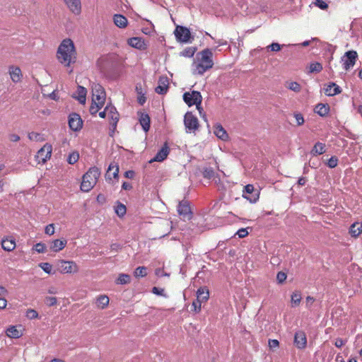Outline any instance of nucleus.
Instances as JSON below:
<instances>
[{
    "instance_id": "a19ab883",
    "label": "nucleus",
    "mask_w": 362,
    "mask_h": 362,
    "mask_svg": "<svg viewBox=\"0 0 362 362\" xmlns=\"http://www.w3.org/2000/svg\"><path fill=\"white\" fill-rule=\"evenodd\" d=\"M78 158H79L78 153L74 151V152L71 153L69 155L68 158H67V162L69 164H74L78 160Z\"/></svg>"
},
{
    "instance_id": "37998d69",
    "label": "nucleus",
    "mask_w": 362,
    "mask_h": 362,
    "mask_svg": "<svg viewBox=\"0 0 362 362\" xmlns=\"http://www.w3.org/2000/svg\"><path fill=\"white\" fill-rule=\"evenodd\" d=\"M215 172L212 168H206L203 171V176L207 179H211L214 177Z\"/></svg>"
},
{
    "instance_id": "6e6d98bb",
    "label": "nucleus",
    "mask_w": 362,
    "mask_h": 362,
    "mask_svg": "<svg viewBox=\"0 0 362 362\" xmlns=\"http://www.w3.org/2000/svg\"><path fill=\"white\" fill-rule=\"evenodd\" d=\"M152 293L153 294L158 295V296H162L163 297H167V295L164 293V288H160L158 287H153L152 288Z\"/></svg>"
},
{
    "instance_id": "774afa93",
    "label": "nucleus",
    "mask_w": 362,
    "mask_h": 362,
    "mask_svg": "<svg viewBox=\"0 0 362 362\" xmlns=\"http://www.w3.org/2000/svg\"><path fill=\"white\" fill-rule=\"evenodd\" d=\"M306 182H307L306 178H305V177H300V178L298 179V184L299 185L303 186V185H305Z\"/></svg>"
},
{
    "instance_id": "8fccbe9b",
    "label": "nucleus",
    "mask_w": 362,
    "mask_h": 362,
    "mask_svg": "<svg viewBox=\"0 0 362 362\" xmlns=\"http://www.w3.org/2000/svg\"><path fill=\"white\" fill-rule=\"evenodd\" d=\"M26 317L30 320L38 318V313L34 309H28L26 311Z\"/></svg>"
},
{
    "instance_id": "e2e57ef3",
    "label": "nucleus",
    "mask_w": 362,
    "mask_h": 362,
    "mask_svg": "<svg viewBox=\"0 0 362 362\" xmlns=\"http://www.w3.org/2000/svg\"><path fill=\"white\" fill-rule=\"evenodd\" d=\"M9 140L12 142H17L20 140V136L16 134H11L9 135Z\"/></svg>"
},
{
    "instance_id": "0eeeda50",
    "label": "nucleus",
    "mask_w": 362,
    "mask_h": 362,
    "mask_svg": "<svg viewBox=\"0 0 362 362\" xmlns=\"http://www.w3.org/2000/svg\"><path fill=\"white\" fill-rule=\"evenodd\" d=\"M357 58L358 54L356 51L349 50L346 52L344 55L341 57L344 69L348 71L352 68L355 65Z\"/></svg>"
},
{
    "instance_id": "49530a36",
    "label": "nucleus",
    "mask_w": 362,
    "mask_h": 362,
    "mask_svg": "<svg viewBox=\"0 0 362 362\" xmlns=\"http://www.w3.org/2000/svg\"><path fill=\"white\" fill-rule=\"evenodd\" d=\"M202 303L197 299L194 300L192 304V310H193L196 313H199L201 311Z\"/></svg>"
},
{
    "instance_id": "f3484780",
    "label": "nucleus",
    "mask_w": 362,
    "mask_h": 362,
    "mask_svg": "<svg viewBox=\"0 0 362 362\" xmlns=\"http://www.w3.org/2000/svg\"><path fill=\"white\" fill-rule=\"evenodd\" d=\"M323 90L325 94L327 96H334L341 92V88L333 82L325 84Z\"/></svg>"
},
{
    "instance_id": "c85d7f7f",
    "label": "nucleus",
    "mask_w": 362,
    "mask_h": 362,
    "mask_svg": "<svg viewBox=\"0 0 362 362\" xmlns=\"http://www.w3.org/2000/svg\"><path fill=\"white\" fill-rule=\"evenodd\" d=\"M329 105L328 104L319 103L315 108L314 111L321 117H325L329 114Z\"/></svg>"
},
{
    "instance_id": "7c9ffc66",
    "label": "nucleus",
    "mask_w": 362,
    "mask_h": 362,
    "mask_svg": "<svg viewBox=\"0 0 362 362\" xmlns=\"http://www.w3.org/2000/svg\"><path fill=\"white\" fill-rule=\"evenodd\" d=\"M209 298V290L206 287H200L197 291V299L202 303L206 302Z\"/></svg>"
},
{
    "instance_id": "5701e85b",
    "label": "nucleus",
    "mask_w": 362,
    "mask_h": 362,
    "mask_svg": "<svg viewBox=\"0 0 362 362\" xmlns=\"http://www.w3.org/2000/svg\"><path fill=\"white\" fill-rule=\"evenodd\" d=\"M214 134L222 141H227L229 138L228 133L221 124H216L214 126Z\"/></svg>"
},
{
    "instance_id": "bf43d9fd",
    "label": "nucleus",
    "mask_w": 362,
    "mask_h": 362,
    "mask_svg": "<svg viewBox=\"0 0 362 362\" xmlns=\"http://www.w3.org/2000/svg\"><path fill=\"white\" fill-rule=\"evenodd\" d=\"M45 232L46 234H47L49 235H53L54 233V224L51 223V224L47 225L45 227Z\"/></svg>"
},
{
    "instance_id": "1a4fd4ad",
    "label": "nucleus",
    "mask_w": 362,
    "mask_h": 362,
    "mask_svg": "<svg viewBox=\"0 0 362 362\" xmlns=\"http://www.w3.org/2000/svg\"><path fill=\"white\" fill-rule=\"evenodd\" d=\"M52 147L50 144H45L37 153L35 156L38 163L44 164L51 157Z\"/></svg>"
},
{
    "instance_id": "4468645a",
    "label": "nucleus",
    "mask_w": 362,
    "mask_h": 362,
    "mask_svg": "<svg viewBox=\"0 0 362 362\" xmlns=\"http://www.w3.org/2000/svg\"><path fill=\"white\" fill-rule=\"evenodd\" d=\"M106 111L107 112V117H108L110 119V124L115 129L119 118L118 112L112 105H107L106 106Z\"/></svg>"
},
{
    "instance_id": "bb28decb",
    "label": "nucleus",
    "mask_w": 362,
    "mask_h": 362,
    "mask_svg": "<svg viewBox=\"0 0 362 362\" xmlns=\"http://www.w3.org/2000/svg\"><path fill=\"white\" fill-rule=\"evenodd\" d=\"M7 337L13 339H18L23 335V330L18 329L17 326H10L6 331Z\"/></svg>"
},
{
    "instance_id": "4be33fe9",
    "label": "nucleus",
    "mask_w": 362,
    "mask_h": 362,
    "mask_svg": "<svg viewBox=\"0 0 362 362\" xmlns=\"http://www.w3.org/2000/svg\"><path fill=\"white\" fill-rule=\"evenodd\" d=\"M118 173L119 166L115 163H110L105 173L106 180H112L113 178L118 177Z\"/></svg>"
},
{
    "instance_id": "603ef678",
    "label": "nucleus",
    "mask_w": 362,
    "mask_h": 362,
    "mask_svg": "<svg viewBox=\"0 0 362 362\" xmlns=\"http://www.w3.org/2000/svg\"><path fill=\"white\" fill-rule=\"evenodd\" d=\"M287 275L285 272H279L276 275V280L279 284H283L286 279Z\"/></svg>"
},
{
    "instance_id": "c03bdc74",
    "label": "nucleus",
    "mask_w": 362,
    "mask_h": 362,
    "mask_svg": "<svg viewBox=\"0 0 362 362\" xmlns=\"http://www.w3.org/2000/svg\"><path fill=\"white\" fill-rule=\"evenodd\" d=\"M39 267L47 274H52V266L48 262H42L39 264Z\"/></svg>"
},
{
    "instance_id": "de8ad7c7",
    "label": "nucleus",
    "mask_w": 362,
    "mask_h": 362,
    "mask_svg": "<svg viewBox=\"0 0 362 362\" xmlns=\"http://www.w3.org/2000/svg\"><path fill=\"white\" fill-rule=\"evenodd\" d=\"M45 302L47 306L51 307L57 303V299L56 297L47 296L45 298Z\"/></svg>"
},
{
    "instance_id": "0e129e2a",
    "label": "nucleus",
    "mask_w": 362,
    "mask_h": 362,
    "mask_svg": "<svg viewBox=\"0 0 362 362\" xmlns=\"http://www.w3.org/2000/svg\"><path fill=\"white\" fill-rule=\"evenodd\" d=\"M197 107V109L198 110L199 112V115L204 118V119H206V115L205 113L204 112V110L202 108V107L201 106V105H196Z\"/></svg>"
},
{
    "instance_id": "473e14b6",
    "label": "nucleus",
    "mask_w": 362,
    "mask_h": 362,
    "mask_svg": "<svg viewBox=\"0 0 362 362\" xmlns=\"http://www.w3.org/2000/svg\"><path fill=\"white\" fill-rule=\"evenodd\" d=\"M325 152V145L321 142H317L311 150L313 156L322 155Z\"/></svg>"
},
{
    "instance_id": "6ab92c4d",
    "label": "nucleus",
    "mask_w": 362,
    "mask_h": 362,
    "mask_svg": "<svg viewBox=\"0 0 362 362\" xmlns=\"http://www.w3.org/2000/svg\"><path fill=\"white\" fill-rule=\"evenodd\" d=\"M8 73L13 83H18L21 81L23 74L21 69L18 66H9Z\"/></svg>"
},
{
    "instance_id": "5fc2aeb1",
    "label": "nucleus",
    "mask_w": 362,
    "mask_h": 362,
    "mask_svg": "<svg viewBox=\"0 0 362 362\" xmlns=\"http://www.w3.org/2000/svg\"><path fill=\"white\" fill-rule=\"evenodd\" d=\"M294 117L296 119V122L298 126L303 125L304 123V118L301 113H295Z\"/></svg>"
},
{
    "instance_id": "6e6552de",
    "label": "nucleus",
    "mask_w": 362,
    "mask_h": 362,
    "mask_svg": "<svg viewBox=\"0 0 362 362\" xmlns=\"http://www.w3.org/2000/svg\"><path fill=\"white\" fill-rule=\"evenodd\" d=\"M184 124L187 132H194L199 128V121L191 112H187L184 117Z\"/></svg>"
},
{
    "instance_id": "f8f14e48",
    "label": "nucleus",
    "mask_w": 362,
    "mask_h": 362,
    "mask_svg": "<svg viewBox=\"0 0 362 362\" xmlns=\"http://www.w3.org/2000/svg\"><path fill=\"white\" fill-rule=\"evenodd\" d=\"M243 197L250 203H255L259 199V194L258 192H255V187L252 185L248 184L245 186Z\"/></svg>"
},
{
    "instance_id": "a18cd8bd",
    "label": "nucleus",
    "mask_w": 362,
    "mask_h": 362,
    "mask_svg": "<svg viewBox=\"0 0 362 362\" xmlns=\"http://www.w3.org/2000/svg\"><path fill=\"white\" fill-rule=\"evenodd\" d=\"M34 249L38 253H45L47 252L46 245L44 243H38L34 245Z\"/></svg>"
},
{
    "instance_id": "4c0bfd02",
    "label": "nucleus",
    "mask_w": 362,
    "mask_h": 362,
    "mask_svg": "<svg viewBox=\"0 0 362 362\" xmlns=\"http://www.w3.org/2000/svg\"><path fill=\"white\" fill-rule=\"evenodd\" d=\"M134 274L136 277H145L147 276V268L146 267H138Z\"/></svg>"
},
{
    "instance_id": "09e8293b",
    "label": "nucleus",
    "mask_w": 362,
    "mask_h": 362,
    "mask_svg": "<svg viewBox=\"0 0 362 362\" xmlns=\"http://www.w3.org/2000/svg\"><path fill=\"white\" fill-rule=\"evenodd\" d=\"M103 105H100L98 104H95L93 101H92V104L90 107V113L92 115H95L97 114V112L103 107Z\"/></svg>"
},
{
    "instance_id": "f704fd0d",
    "label": "nucleus",
    "mask_w": 362,
    "mask_h": 362,
    "mask_svg": "<svg viewBox=\"0 0 362 362\" xmlns=\"http://www.w3.org/2000/svg\"><path fill=\"white\" fill-rule=\"evenodd\" d=\"M131 278L129 274H120L116 280L117 284H127L130 283Z\"/></svg>"
},
{
    "instance_id": "f257e3e1",
    "label": "nucleus",
    "mask_w": 362,
    "mask_h": 362,
    "mask_svg": "<svg viewBox=\"0 0 362 362\" xmlns=\"http://www.w3.org/2000/svg\"><path fill=\"white\" fill-rule=\"evenodd\" d=\"M57 58L62 64L66 67L76 63L77 53L74 42L71 39H64L61 42L57 49Z\"/></svg>"
},
{
    "instance_id": "20e7f679",
    "label": "nucleus",
    "mask_w": 362,
    "mask_h": 362,
    "mask_svg": "<svg viewBox=\"0 0 362 362\" xmlns=\"http://www.w3.org/2000/svg\"><path fill=\"white\" fill-rule=\"evenodd\" d=\"M58 271L63 274L77 273L79 267L77 264L72 260L59 259L57 262Z\"/></svg>"
},
{
    "instance_id": "cd10ccee",
    "label": "nucleus",
    "mask_w": 362,
    "mask_h": 362,
    "mask_svg": "<svg viewBox=\"0 0 362 362\" xmlns=\"http://www.w3.org/2000/svg\"><path fill=\"white\" fill-rule=\"evenodd\" d=\"M1 247L6 251H13L16 247L15 240L11 238H4L1 241Z\"/></svg>"
},
{
    "instance_id": "7ed1b4c3",
    "label": "nucleus",
    "mask_w": 362,
    "mask_h": 362,
    "mask_svg": "<svg viewBox=\"0 0 362 362\" xmlns=\"http://www.w3.org/2000/svg\"><path fill=\"white\" fill-rule=\"evenodd\" d=\"M100 170L98 168L93 166L83 175L81 183V190L84 192H90L98 182L100 176Z\"/></svg>"
},
{
    "instance_id": "2f4dec72",
    "label": "nucleus",
    "mask_w": 362,
    "mask_h": 362,
    "mask_svg": "<svg viewBox=\"0 0 362 362\" xmlns=\"http://www.w3.org/2000/svg\"><path fill=\"white\" fill-rule=\"evenodd\" d=\"M362 233V223H354L349 229V233L352 237L357 238Z\"/></svg>"
},
{
    "instance_id": "4d7b16f0",
    "label": "nucleus",
    "mask_w": 362,
    "mask_h": 362,
    "mask_svg": "<svg viewBox=\"0 0 362 362\" xmlns=\"http://www.w3.org/2000/svg\"><path fill=\"white\" fill-rule=\"evenodd\" d=\"M268 344L270 349H275L279 346V342L277 339H269Z\"/></svg>"
},
{
    "instance_id": "a211bd4d",
    "label": "nucleus",
    "mask_w": 362,
    "mask_h": 362,
    "mask_svg": "<svg viewBox=\"0 0 362 362\" xmlns=\"http://www.w3.org/2000/svg\"><path fill=\"white\" fill-rule=\"evenodd\" d=\"M169 147L167 144V143H165L163 146L161 148V149L156 153L155 157L150 160V163L156 161V162H161L163 161L169 154Z\"/></svg>"
},
{
    "instance_id": "9d476101",
    "label": "nucleus",
    "mask_w": 362,
    "mask_h": 362,
    "mask_svg": "<svg viewBox=\"0 0 362 362\" xmlns=\"http://www.w3.org/2000/svg\"><path fill=\"white\" fill-rule=\"evenodd\" d=\"M183 100L189 106L199 105L202 104V96L199 91L193 90L192 93H185Z\"/></svg>"
},
{
    "instance_id": "052dcab7",
    "label": "nucleus",
    "mask_w": 362,
    "mask_h": 362,
    "mask_svg": "<svg viewBox=\"0 0 362 362\" xmlns=\"http://www.w3.org/2000/svg\"><path fill=\"white\" fill-rule=\"evenodd\" d=\"M236 235H238L240 238H243L248 235V232L247 228H240L236 232Z\"/></svg>"
},
{
    "instance_id": "338daca9",
    "label": "nucleus",
    "mask_w": 362,
    "mask_h": 362,
    "mask_svg": "<svg viewBox=\"0 0 362 362\" xmlns=\"http://www.w3.org/2000/svg\"><path fill=\"white\" fill-rule=\"evenodd\" d=\"M124 176L127 178H133L134 176V172L133 170L126 171L124 173Z\"/></svg>"
},
{
    "instance_id": "ea45409f",
    "label": "nucleus",
    "mask_w": 362,
    "mask_h": 362,
    "mask_svg": "<svg viewBox=\"0 0 362 362\" xmlns=\"http://www.w3.org/2000/svg\"><path fill=\"white\" fill-rule=\"evenodd\" d=\"M196 50L197 49L195 47H187L181 52V55L186 57H192L194 54Z\"/></svg>"
},
{
    "instance_id": "3c124183",
    "label": "nucleus",
    "mask_w": 362,
    "mask_h": 362,
    "mask_svg": "<svg viewBox=\"0 0 362 362\" xmlns=\"http://www.w3.org/2000/svg\"><path fill=\"white\" fill-rule=\"evenodd\" d=\"M267 49H270L272 52H279L281 49V45L277 42H273L267 47Z\"/></svg>"
},
{
    "instance_id": "69168bd1",
    "label": "nucleus",
    "mask_w": 362,
    "mask_h": 362,
    "mask_svg": "<svg viewBox=\"0 0 362 362\" xmlns=\"http://www.w3.org/2000/svg\"><path fill=\"white\" fill-rule=\"evenodd\" d=\"M6 305L7 300L4 298H0V309H4L6 307Z\"/></svg>"
},
{
    "instance_id": "b1692460",
    "label": "nucleus",
    "mask_w": 362,
    "mask_h": 362,
    "mask_svg": "<svg viewBox=\"0 0 362 362\" xmlns=\"http://www.w3.org/2000/svg\"><path fill=\"white\" fill-rule=\"evenodd\" d=\"M128 45L134 48H136L138 49H146V44L141 37H131L128 40Z\"/></svg>"
},
{
    "instance_id": "423d86ee",
    "label": "nucleus",
    "mask_w": 362,
    "mask_h": 362,
    "mask_svg": "<svg viewBox=\"0 0 362 362\" xmlns=\"http://www.w3.org/2000/svg\"><path fill=\"white\" fill-rule=\"evenodd\" d=\"M92 95V101L95 104L104 105L106 99V93L102 86L100 84L93 85Z\"/></svg>"
},
{
    "instance_id": "864d4df0",
    "label": "nucleus",
    "mask_w": 362,
    "mask_h": 362,
    "mask_svg": "<svg viewBox=\"0 0 362 362\" xmlns=\"http://www.w3.org/2000/svg\"><path fill=\"white\" fill-rule=\"evenodd\" d=\"M338 164V158L336 156H332L327 162V165L331 168H335Z\"/></svg>"
},
{
    "instance_id": "79ce46f5",
    "label": "nucleus",
    "mask_w": 362,
    "mask_h": 362,
    "mask_svg": "<svg viewBox=\"0 0 362 362\" xmlns=\"http://www.w3.org/2000/svg\"><path fill=\"white\" fill-rule=\"evenodd\" d=\"M126 206L122 204H119L115 207V213L120 217L126 214Z\"/></svg>"
},
{
    "instance_id": "ddd939ff",
    "label": "nucleus",
    "mask_w": 362,
    "mask_h": 362,
    "mask_svg": "<svg viewBox=\"0 0 362 362\" xmlns=\"http://www.w3.org/2000/svg\"><path fill=\"white\" fill-rule=\"evenodd\" d=\"M177 211L180 216H182L183 218L189 220L192 216L189 202L187 200L184 199L180 202L177 206Z\"/></svg>"
},
{
    "instance_id": "dca6fc26",
    "label": "nucleus",
    "mask_w": 362,
    "mask_h": 362,
    "mask_svg": "<svg viewBox=\"0 0 362 362\" xmlns=\"http://www.w3.org/2000/svg\"><path fill=\"white\" fill-rule=\"evenodd\" d=\"M169 88V81L167 76H160L158 79V84L155 88L156 93L160 95L165 94Z\"/></svg>"
},
{
    "instance_id": "58836bf2",
    "label": "nucleus",
    "mask_w": 362,
    "mask_h": 362,
    "mask_svg": "<svg viewBox=\"0 0 362 362\" xmlns=\"http://www.w3.org/2000/svg\"><path fill=\"white\" fill-rule=\"evenodd\" d=\"M322 70V65L319 62H314L310 64V72L319 73Z\"/></svg>"
},
{
    "instance_id": "f03ea898",
    "label": "nucleus",
    "mask_w": 362,
    "mask_h": 362,
    "mask_svg": "<svg viewBox=\"0 0 362 362\" xmlns=\"http://www.w3.org/2000/svg\"><path fill=\"white\" fill-rule=\"evenodd\" d=\"M213 53L211 49L206 48L197 53L192 63V73L193 75H203L214 66Z\"/></svg>"
},
{
    "instance_id": "aec40b11",
    "label": "nucleus",
    "mask_w": 362,
    "mask_h": 362,
    "mask_svg": "<svg viewBox=\"0 0 362 362\" xmlns=\"http://www.w3.org/2000/svg\"><path fill=\"white\" fill-rule=\"evenodd\" d=\"M66 239H56L49 243V249L55 252L62 250L66 245Z\"/></svg>"
},
{
    "instance_id": "c9c22d12",
    "label": "nucleus",
    "mask_w": 362,
    "mask_h": 362,
    "mask_svg": "<svg viewBox=\"0 0 362 362\" xmlns=\"http://www.w3.org/2000/svg\"><path fill=\"white\" fill-rule=\"evenodd\" d=\"M301 293L300 291L293 292L291 295V303L293 306H298L301 301Z\"/></svg>"
},
{
    "instance_id": "13d9d810",
    "label": "nucleus",
    "mask_w": 362,
    "mask_h": 362,
    "mask_svg": "<svg viewBox=\"0 0 362 362\" xmlns=\"http://www.w3.org/2000/svg\"><path fill=\"white\" fill-rule=\"evenodd\" d=\"M315 4L320 8L325 10L328 8V5L323 0H316Z\"/></svg>"
},
{
    "instance_id": "39448f33",
    "label": "nucleus",
    "mask_w": 362,
    "mask_h": 362,
    "mask_svg": "<svg viewBox=\"0 0 362 362\" xmlns=\"http://www.w3.org/2000/svg\"><path fill=\"white\" fill-rule=\"evenodd\" d=\"M174 34L177 41L182 43L192 42L194 40L189 29L185 26L177 25Z\"/></svg>"
},
{
    "instance_id": "72a5a7b5",
    "label": "nucleus",
    "mask_w": 362,
    "mask_h": 362,
    "mask_svg": "<svg viewBox=\"0 0 362 362\" xmlns=\"http://www.w3.org/2000/svg\"><path fill=\"white\" fill-rule=\"evenodd\" d=\"M77 92L78 94V100L81 103L84 104L86 102V97L87 93L86 89L83 86H78Z\"/></svg>"
},
{
    "instance_id": "2eb2a0df",
    "label": "nucleus",
    "mask_w": 362,
    "mask_h": 362,
    "mask_svg": "<svg viewBox=\"0 0 362 362\" xmlns=\"http://www.w3.org/2000/svg\"><path fill=\"white\" fill-rule=\"evenodd\" d=\"M294 345L299 349H303L307 345V337L305 333L299 330L294 335Z\"/></svg>"
},
{
    "instance_id": "9b49d317",
    "label": "nucleus",
    "mask_w": 362,
    "mask_h": 362,
    "mask_svg": "<svg viewBox=\"0 0 362 362\" xmlns=\"http://www.w3.org/2000/svg\"><path fill=\"white\" fill-rule=\"evenodd\" d=\"M68 124L72 131L78 132L82 129L83 122L78 114L73 112L69 115Z\"/></svg>"
},
{
    "instance_id": "680f3d73",
    "label": "nucleus",
    "mask_w": 362,
    "mask_h": 362,
    "mask_svg": "<svg viewBox=\"0 0 362 362\" xmlns=\"http://www.w3.org/2000/svg\"><path fill=\"white\" fill-rule=\"evenodd\" d=\"M346 340H344L341 338H337V339H336V340L334 341V345L337 348H341V346H343L346 344Z\"/></svg>"
},
{
    "instance_id": "e433bc0d",
    "label": "nucleus",
    "mask_w": 362,
    "mask_h": 362,
    "mask_svg": "<svg viewBox=\"0 0 362 362\" xmlns=\"http://www.w3.org/2000/svg\"><path fill=\"white\" fill-rule=\"evenodd\" d=\"M286 87L296 93H299L301 90L300 85L296 81L286 82Z\"/></svg>"
},
{
    "instance_id": "a878e982",
    "label": "nucleus",
    "mask_w": 362,
    "mask_h": 362,
    "mask_svg": "<svg viewBox=\"0 0 362 362\" xmlns=\"http://www.w3.org/2000/svg\"><path fill=\"white\" fill-rule=\"evenodd\" d=\"M110 303L109 297L106 295H99L95 298V305L98 309L103 310L107 307Z\"/></svg>"
},
{
    "instance_id": "412c9836",
    "label": "nucleus",
    "mask_w": 362,
    "mask_h": 362,
    "mask_svg": "<svg viewBox=\"0 0 362 362\" xmlns=\"http://www.w3.org/2000/svg\"><path fill=\"white\" fill-rule=\"evenodd\" d=\"M64 1L72 13L76 15H78L81 13V0H64Z\"/></svg>"
},
{
    "instance_id": "393cba45",
    "label": "nucleus",
    "mask_w": 362,
    "mask_h": 362,
    "mask_svg": "<svg viewBox=\"0 0 362 362\" xmlns=\"http://www.w3.org/2000/svg\"><path fill=\"white\" fill-rule=\"evenodd\" d=\"M113 22L119 28H125L128 25L127 18L122 14H115L113 16Z\"/></svg>"
},
{
    "instance_id": "c756f323",
    "label": "nucleus",
    "mask_w": 362,
    "mask_h": 362,
    "mask_svg": "<svg viewBox=\"0 0 362 362\" xmlns=\"http://www.w3.org/2000/svg\"><path fill=\"white\" fill-rule=\"evenodd\" d=\"M139 122L144 131L147 132L150 129V117L146 113H141L139 117Z\"/></svg>"
}]
</instances>
